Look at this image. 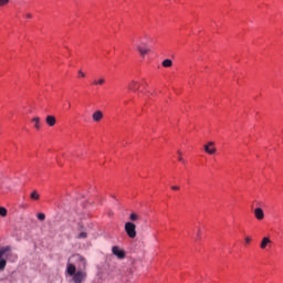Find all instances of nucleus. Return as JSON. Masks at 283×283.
Instances as JSON below:
<instances>
[{
  "label": "nucleus",
  "instance_id": "dca6fc26",
  "mask_svg": "<svg viewBox=\"0 0 283 283\" xmlns=\"http://www.w3.org/2000/svg\"><path fill=\"white\" fill-rule=\"evenodd\" d=\"M0 216L2 218H6V216H8V210L4 207H0Z\"/></svg>",
  "mask_w": 283,
  "mask_h": 283
},
{
  "label": "nucleus",
  "instance_id": "6e6552de",
  "mask_svg": "<svg viewBox=\"0 0 283 283\" xmlns=\"http://www.w3.org/2000/svg\"><path fill=\"white\" fill-rule=\"evenodd\" d=\"M254 217L256 218V220H264V210H262V208H255Z\"/></svg>",
  "mask_w": 283,
  "mask_h": 283
},
{
  "label": "nucleus",
  "instance_id": "20e7f679",
  "mask_svg": "<svg viewBox=\"0 0 283 283\" xmlns=\"http://www.w3.org/2000/svg\"><path fill=\"white\" fill-rule=\"evenodd\" d=\"M112 253L118 258V260H125V251H123L118 245H114L112 248Z\"/></svg>",
  "mask_w": 283,
  "mask_h": 283
},
{
  "label": "nucleus",
  "instance_id": "2eb2a0df",
  "mask_svg": "<svg viewBox=\"0 0 283 283\" xmlns=\"http://www.w3.org/2000/svg\"><path fill=\"white\" fill-rule=\"evenodd\" d=\"M129 220L132 221V222H136L137 220H139V217H138V214H136V213H130V216H129Z\"/></svg>",
  "mask_w": 283,
  "mask_h": 283
},
{
  "label": "nucleus",
  "instance_id": "412c9836",
  "mask_svg": "<svg viewBox=\"0 0 283 283\" xmlns=\"http://www.w3.org/2000/svg\"><path fill=\"white\" fill-rule=\"evenodd\" d=\"M178 154H179L178 160H179L180 163H185V159L182 158V153H180V150H178Z\"/></svg>",
  "mask_w": 283,
  "mask_h": 283
},
{
  "label": "nucleus",
  "instance_id": "393cba45",
  "mask_svg": "<svg viewBox=\"0 0 283 283\" xmlns=\"http://www.w3.org/2000/svg\"><path fill=\"white\" fill-rule=\"evenodd\" d=\"M197 240H200V230L197 232Z\"/></svg>",
  "mask_w": 283,
  "mask_h": 283
},
{
  "label": "nucleus",
  "instance_id": "6ab92c4d",
  "mask_svg": "<svg viewBox=\"0 0 283 283\" xmlns=\"http://www.w3.org/2000/svg\"><path fill=\"white\" fill-rule=\"evenodd\" d=\"M38 220L43 222V220H45V213H43V212L38 213Z\"/></svg>",
  "mask_w": 283,
  "mask_h": 283
},
{
  "label": "nucleus",
  "instance_id": "aec40b11",
  "mask_svg": "<svg viewBox=\"0 0 283 283\" xmlns=\"http://www.w3.org/2000/svg\"><path fill=\"white\" fill-rule=\"evenodd\" d=\"M10 3V0H0V8H3V6H8Z\"/></svg>",
  "mask_w": 283,
  "mask_h": 283
},
{
  "label": "nucleus",
  "instance_id": "4468645a",
  "mask_svg": "<svg viewBox=\"0 0 283 283\" xmlns=\"http://www.w3.org/2000/svg\"><path fill=\"white\" fill-rule=\"evenodd\" d=\"M31 200H39L41 198V196L39 195V192L36 190H34L31 195H30Z\"/></svg>",
  "mask_w": 283,
  "mask_h": 283
},
{
  "label": "nucleus",
  "instance_id": "9b49d317",
  "mask_svg": "<svg viewBox=\"0 0 283 283\" xmlns=\"http://www.w3.org/2000/svg\"><path fill=\"white\" fill-rule=\"evenodd\" d=\"M269 244H271V239H269V237L263 238L261 242V249H266Z\"/></svg>",
  "mask_w": 283,
  "mask_h": 283
},
{
  "label": "nucleus",
  "instance_id": "423d86ee",
  "mask_svg": "<svg viewBox=\"0 0 283 283\" xmlns=\"http://www.w3.org/2000/svg\"><path fill=\"white\" fill-rule=\"evenodd\" d=\"M137 50L140 56H145V54L149 52V46L147 45V43L137 44Z\"/></svg>",
  "mask_w": 283,
  "mask_h": 283
},
{
  "label": "nucleus",
  "instance_id": "b1692460",
  "mask_svg": "<svg viewBox=\"0 0 283 283\" xmlns=\"http://www.w3.org/2000/svg\"><path fill=\"white\" fill-rule=\"evenodd\" d=\"M251 243V237H247L245 238V244H250Z\"/></svg>",
  "mask_w": 283,
  "mask_h": 283
},
{
  "label": "nucleus",
  "instance_id": "f3484780",
  "mask_svg": "<svg viewBox=\"0 0 283 283\" xmlns=\"http://www.w3.org/2000/svg\"><path fill=\"white\" fill-rule=\"evenodd\" d=\"M94 85H105V78H99L98 81L93 82Z\"/></svg>",
  "mask_w": 283,
  "mask_h": 283
},
{
  "label": "nucleus",
  "instance_id": "f03ea898",
  "mask_svg": "<svg viewBox=\"0 0 283 283\" xmlns=\"http://www.w3.org/2000/svg\"><path fill=\"white\" fill-rule=\"evenodd\" d=\"M12 248L10 245H6L0 248V271H6V266H8V261L3 258H8Z\"/></svg>",
  "mask_w": 283,
  "mask_h": 283
},
{
  "label": "nucleus",
  "instance_id": "7ed1b4c3",
  "mask_svg": "<svg viewBox=\"0 0 283 283\" xmlns=\"http://www.w3.org/2000/svg\"><path fill=\"white\" fill-rule=\"evenodd\" d=\"M124 229L128 238H130L132 240L136 238L137 233H136V226L134 224V222H129V221L126 222L124 226Z\"/></svg>",
  "mask_w": 283,
  "mask_h": 283
},
{
  "label": "nucleus",
  "instance_id": "1a4fd4ad",
  "mask_svg": "<svg viewBox=\"0 0 283 283\" xmlns=\"http://www.w3.org/2000/svg\"><path fill=\"white\" fill-rule=\"evenodd\" d=\"M92 118L95 123H99V120H103V113L101 111H96L93 113Z\"/></svg>",
  "mask_w": 283,
  "mask_h": 283
},
{
  "label": "nucleus",
  "instance_id": "f257e3e1",
  "mask_svg": "<svg viewBox=\"0 0 283 283\" xmlns=\"http://www.w3.org/2000/svg\"><path fill=\"white\" fill-rule=\"evenodd\" d=\"M66 273L72 277L73 283H83L87 280V272L83 270L76 271V265L73 263L66 264Z\"/></svg>",
  "mask_w": 283,
  "mask_h": 283
},
{
  "label": "nucleus",
  "instance_id": "a211bd4d",
  "mask_svg": "<svg viewBox=\"0 0 283 283\" xmlns=\"http://www.w3.org/2000/svg\"><path fill=\"white\" fill-rule=\"evenodd\" d=\"M87 238V232H81L78 235H77V239L78 240H85Z\"/></svg>",
  "mask_w": 283,
  "mask_h": 283
},
{
  "label": "nucleus",
  "instance_id": "0eeeda50",
  "mask_svg": "<svg viewBox=\"0 0 283 283\" xmlns=\"http://www.w3.org/2000/svg\"><path fill=\"white\" fill-rule=\"evenodd\" d=\"M128 90L130 92H138V90H140V84L136 81H132L129 84H128Z\"/></svg>",
  "mask_w": 283,
  "mask_h": 283
},
{
  "label": "nucleus",
  "instance_id": "f8f14e48",
  "mask_svg": "<svg viewBox=\"0 0 283 283\" xmlns=\"http://www.w3.org/2000/svg\"><path fill=\"white\" fill-rule=\"evenodd\" d=\"M32 123H34L35 129H41V118L39 117H33Z\"/></svg>",
  "mask_w": 283,
  "mask_h": 283
},
{
  "label": "nucleus",
  "instance_id": "9d476101",
  "mask_svg": "<svg viewBox=\"0 0 283 283\" xmlns=\"http://www.w3.org/2000/svg\"><path fill=\"white\" fill-rule=\"evenodd\" d=\"M46 125H49V127H54L56 125V117H54L53 115H48Z\"/></svg>",
  "mask_w": 283,
  "mask_h": 283
},
{
  "label": "nucleus",
  "instance_id": "5701e85b",
  "mask_svg": "<svg viewBox=\"0 0 283 283\" xmlns=\"http://www.w3.org/2000/svg\"><path fill=\"white\" fill-rule=\"evenodd\" d=\"M78 75L82 77V78H85V73L83 71H78Z\"/></svg>",
  "mask_w": 283,
  "mask_h": 283
},
{
  "label": "nucleus",
  "instance_id": "39448f33",
  "mask_svg": "<svg viewBox=\"0 0 283 283\" xmlns=\"http://www.w3.org/2000/svg\"><path fill=\"white\" fill-rule=\"evenodd\" d=\"M213 145H216V143L209 142L207 145L203 146L206 154H210V156H212V154H216V147H213Z\"/></svg>",
  "mask_w": 283,
  "mask_h": 283
},
{
  "label": "nucleus",
  "instance_id": "a878e982",
  "mask_svg": "<svg viewBox=\"0 0 283 283\" xmlns=\"http://www.w3.org/2000/svg\"><path fill=\"white\" fill-rule=\"evenodd\" d=\"M27 19H32V15L30 13L25 14Z\"/></svg>",
  "mask_w": 283,
  "mask_h": 283
},
{
  "label": "nucleus",
  "instance_id": "ddd939ff",
  "mask_svg": "<svg viewBox=\"0 0 283 283\" xmlns=\"http://www.w3.org/2000/svg\"><path fill=\"white\" fill-rule=\"evenodd\" d=\"M161 65L163 67H171V65H174V62L169 59H166L163 61Z\"/></svg>",
  "mask_w": 283,
  "mask_h": 283
},
{
  "label": "nucleus",
  "instance_id": "4be33fe9",
  "mask_svg": "<svg viewBox=\"0 0 283 283\" xmlns=\"http://www.w3.org/2000/svg\"><path fill=\"white\" fill-rule=\"evenodd\" d=\"M171 189H172V191H180V187H178V186H172Z\"/></svg>",
  "mask_w": 283,
  "mask_h": 283
}]
</instances>
